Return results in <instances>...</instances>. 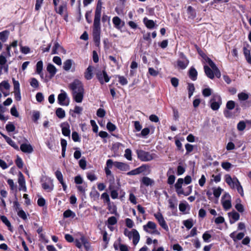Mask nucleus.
<instances>
[{"mask_svg": "<svg viewBox=\"0 0 251 251\" xmlns=\"http://www.w3.org/2000/svg\"><path fill=\"white\" fill-rule=\"evenodd\" d=\"M81 243L83 244L87 251H92L89 243L87 241L84 236L81 235L80 238Z\"/></svg>", "mask_w": 251, "mask_h": 251, "instance_id": "obj_30", "label": "nucleus"}, {"mask_svg": "<svg viewBox=\"0 0 251 251\" xmlns=\"http://www.w3.org/2000/svg\"><path fill=\"white\" fill-rule=\"evenodd\" d=\"M43 63L42 61H39L36 64V72L39 74L41 77H43V74L42 73Z\"/></svg>", "mask_w": 251, "mask_h": 251, "instance_id": "obj_33", "label": "nucleus"}, {"mask_svg": "<svg viewBox=\"0 0 251 251\" xmlns=\"http://www.w3.org/2000/svg\"><path fill=\"white\" fill-rule=\"evenodd\" d=\"M61 127L62 134L65 136L70 137L71 131L69 124L67 122L63 123L61 125Z\"/></svg>", "mask_w": 251, "mask_h": 251, "instance_id": "obj_18", "label": "nucleus"}, {"mask_svg": "<svg viewBox=\"0 0 251 251\" xmlns=\"http://www.w3.org/2000/svg\"><path fill=\"white\" fill-rule=\"evenodd\" d=\"M136 153L138 158L143 162H149L157 157L156 154L151 153L142 150H137Z\"/></svg>", "mask_w": 251, "mask_h": 251, "instance_id": "obj_1", "label": "nucleus"}, {"mask_svg": "<svg viewBox=\"0 0 251 251\" xmlns=\"http://www.w3.org/2000/svg\"><path fill=\"white\" fill-rule=\"evenodd\" d=\"M124 157L129 161L132 160V151L130 149H126L125 150Z\"/></svg>", "mask_w": 251, "mask_h": 251, "instance_id": "obj_44", "label": "nucleus"}, {"mask_svg": "<svg viewBox=\"0 0 251 251\" xmlns=\"http://www.w3.org/2000/svg\"><path fill=\"white\" fill-rule=\"evenodd\" d=\"M225 180L231 188H234L237 184V182H239L236 177L232 178L229 175L225 176Z\"/></svg>", "mask_w": 251, "mask_h": 251, "instance_id": "obj_15", "label": "nucleus"}, {"mask_svg": "<svg viewBox=\"0 0 251 251\" xmlns=\"http://www.w3.org/2000/svg\"><path fill=\"white\" fill-rule=\"evenodd\" d=\"M222 203L226 210L229 209L231 207L230 196L228 193H226L222 198Z\"/></svg>", "mask_w": 251, "mask_h": 251, "instance_id": "obj_10", "label": "nucleus"}, {"mask_svg": "<svg viewBox=\"0 0 251 251\" xmlns=\"http://www.w3.org/2000/svg\"><path fill=\"white\" fill-rule=\"evenodd\" d=\"M213 195L214 197L216 198H219L222 193L223 189L218 187V188H213Z\"/></svg>", "mask_w": 251, "mask_h": 251, "instance_id": "obj_45", "label": "nucleus"}, {"mask_svg": "<svg viewBox=\"0 0 251 251\" xmlns=\"http://www.w3.org/2000/svg\"><path fill=\"white\" fill-rule=\"evenodd\" d=\"M2 88L8 90L10 88V85L8 81H3L0 83V90L2 91Z\"/></svg>", "mask_w": 251, "mask_h": 251, "instance_id": "obj_51", "label": "nucleus"}, {"mask_svg": "<svg viewBox=\"0 0 251 251\" xmlns=\"http://www.w3.org/2000/svg\"><path fill=\"white\" fill-rule=\"evenodd\" d=\"M76 216L75 212L72 211L70 209H68L66 211H65L63 213V217L65 218H68L71 217L72 218H74Z\"/></svg>", "mask_w": 251, "mask_h": 251, "instance_id": "obj_39", "label": "nucleus"}, {"mask_svg": "<svg viewBox=\"0 0 251 251\" xmlns=\"http://www.w3.org/2000/svg\"><path fill=\"white\" fill-rule=\"evenodd\" d=\"M69 87L72 90V93L84 92V89L82 82L77 79L74 80L73 82L70 83Z\"/></svg>", "mask_w": 251, "mask_h": 251, "instance_id": "obj_5", "label": "nucleus"}, {"mask_svg": "<svg viewBox=\"0 0 251 251\" xmlns=\"http://www.w3.org/2000/svg\"><path fill=\"white\" fill-rule=\"evenodd\" d=\"M156 227L155 223L149 221L146 225L143 226V229L147 233L151 234L160 235V232L156 229Z\"/></svg>", "mask_w": 251, "mask_h": 251, "instance_id": "obj_7", "label": "nucleus"}, {"mask_svg": "<svg viewBox=\"0 0 251 251\" xmlns=\"http://www.w3.org/2000/svg\"><path fill=\"white\" fill-rule=\"evenodd\" d=\"M235 107V102L233 100H229L226 104V108L228 110H232Z\"/></svg>", "mask_w": 251, "mask_h": 251, "instance_id": "obj_50", "label": "nucleus"}, {"mask_svg": "<svg viewBox=\"0 0 251 251\" xmlns=\"http://www.w3.org/2000/svg\"><path fill=\"white\" fill-rule=\"evenodd\" d=\"M0 219L1 221L8 227V229L10 231H12L11 223L7 217L5 216H1L0 215Z\"/></svg>", "mask_w": 251, "mask_h": 251, "instance_id": "obj_38", "label": "nucleus"}, {"mask_svg": "<svg viewBox=\"0 0 251 251\" xmlns=\"http://www.w3.org/2000/svg\"><path fill=\"white\" fill-rule=\"evenodd\" d=\"M100 30H93V40L96 45L99 46L100 40Z\"/></svg>", "mask_w": 251, "mask_h": 251, "instance_id": "obj_23", "label": "nucleus"}, {"mask_svg": "<svg viewBox=\"0 0 251 251\" xmlns=\"http://www.w3.org/2000/svg\"><path fill=\"white\" fill-rule=\"evenodd\" d=\"M211 238V235L208 233V231L205 232L202 235V239L205 242H209V239Z\"/></svg>", "mask_w": 251, "mask_h": 251, "instance_id": "obj_55", "label": "nucleus"}, {"mask_svg": "<svg viewBox=\"0 0 251 251\" xmlns=\"http://www.w3.org/2000/svg\"><path fill=\"white\" fill-rule=\"evenodd\" d=\"M112 21L114 26L118 29H121L125 25V22L122 21L121 19L118 16L114 17Z\"/></svg>", "mask_w": 251, "mask_h": 251, "instance_id": "obj_16", "label": "nucleus"}, {"mask_svg": "<svg viewBox=\"0 0 251 251\" xmlns=\"http://www.w3.org/2000/svg\"><path fill=\"white\" fill-rule=\"evenodd\" d=\"M106 127L109 131H113L116 129V126L115 125L109 122L107 123Z\"/></svg>", "mask_w": 251, "mask_h": 251, "instance_id": "obj_61", "label": "nucleus"}, {"mask_svg": "<svg viewBox=\"0 0 251 251\" xmlns=\"http://www.w3.org/2000/svg\"><path fill=\"white\" fill-rule=\"evenodd\" d=\"M106 114L105 111L102 108H99L97 111V115L100 118H103Z\"/></svg>", "mask_w": 251, "mask_h": 251, "instance_id": "obj_62", "label": "nucleus"}, {"mask_svg": "<svg viewBox=\"0 0 251 251\" xmlns=\"http://www.w3.org/2000/svg\"><path fill=\"white\" fill-rule=\"evenodd\" d=\"M154 216L157 220L160 226L166 231H169V227L165 220L160 212H157L154 214Z\"/></svg>", "mask_w": 251, "mask_h": 251, "instance_id": "obj_11", "label": "nucleus"}, {"mask_svg": "<svg viewBox=\"0 0 251 251\" xmlns=\"http://www.w3.org/2000/svg\"><path fill=\"white\" fill-rule=\"evenodd\" d=\"M102 8V2L101 0H99L97 3L96 9L95 12V15H101Z\"/></svg>", "mask_w": 251, "mask_h": 251, "instance_id": "obj_41", "label": "nucleus"}, {"mask_svg": "<svg viewBox=\"0 0 251 251\" xmlns=\"http://www.w3.org/2000/svg\"><path fill=\"white\" fill-rule=\"evenodd\" d=\"M143 22L146 27L149 29H152L154 27L155 23L153 20H149L147 18H145Z\"/></svg>", "mask_w": 251, "mask_h": 251, "instance_id": "obj_34", "label": "nucleus"}, {"mask_svg": "<svg viewBox=\"0 0 251 251\" xmlns=\"http://www.w3.org/2000/svg\"><path fill=\"white\" fill-rule=\"evenodd\" d=\"M187 189H189V192H184L182 188H181L180 189L176 188V191L177 193V194H178V195H184L187 196L189 195L191 193L192 191V186H188L187 187Z\"/></svg>", "mask_w": 251, "mask_h": 251, "instance_id": "obj_29", "label": "nucleus"}, {"mask_svg": "<svg viewBox=\"0 0 251 251\" xmlns=\"http://www.w3.org/2000/svg\"><path fill=\"white\" fill-rule=\"evenodd\" d=\"M66 4L65 3H63L58 7L57 6L56 7H54V11L57 13L62 15L63 14V11L66 10Z\"/></svg>", "mask_w": 251, "mask_h": 251, "instance_id": "obj_36", "label": "nucleus"}, {"mask_svg": "<svg viewBox=\"0 0 251 251\" xmlns=\"http://www.w3.org/2000/svg\"><path fill=\"white\" fill-rule=\"evenodd\" d=\"M237 129L239 131H243L246 128V124L244 121H240L237 125Z\"/></svg>", "mask_w": 251, "mask_h": 251, "instance_id": "obj_63", "label": "nucleus"}, {"mask_svg": "<svg viewBox=\"0 0 251 251\" xmlns=\"http://www.w3.org/2000/svg\"><path fill=\"white\" fill-rule=\"evenodd\" d=\"M17 214L23 220H25L27 219L26 213L23 210L19 209V210L18 211Z\"/></svg>", "mask_w": 251, "mask_h": 251, "instance_id": "obj_64", "label": "nucleus"}, {"mask_svg": "<svg viewBox=\"0 0 251 251\" xmlns=\"http://www.w3.org/2000/svg\"><path fill=\"white\" fill-rule=\"evenodd\" d=\"M107 223L109 225H114L117 223V219L115 216L110 217L107 220Z\"/></svg>", "mask_w": 251, "mask_h": 251, "instance_id": "obj_53", "label": "nucleus"}, {"mask_svg": "<svg viewBox=\"0 0 251 251\" xmlns=\"http://www.w3.org/2000/svg\"><path fill=\"white\" fill-rule=\"evenodd\" d=\"M228 216L230 218L229 222L231 224L234 223L240 218L239 214L235 211H232L231 212L228 213Z\"/></svg>", "mask_w": 251, "mask_h": 251, "instance_id": "obj_22", "label": "nucleus"}, {"mask_svg": "<svg viewBox=\"0 0 251 251\" xmlns=\"http://www.w3.org/2000/svg\"><path fill=\"white\" fill-rule=\"evenodd\" d=\"M60 48H61L60 44L57 42H55L54 45L52 50V54H58V52L57 50H58Z\"/></svg>", "mask_w": 251, "mask_h": 251, "instance_id": "obj_57", "label": "nucleus"}, {"mask_svg": "<svg viewBox=\"0 0 251 251\" xmlns=\"http://www.w3.org/2000/svg\"><path fill=\"white\" fill-rule=\"evenodd\" d=\"M189 60L184 54V53L181 52L180 53V58L177 61V66L179 69L184 70L185 69L189 64Z\"/></svg>", "mask_w": 251, "mask_h": 251, "instance_id": "obj_9", "label": "nucleus"}, {"mask_svg": "<svg viewBox=\"0 0 251 251\" xmlns=\"http://www.w3.org/2000/svg\"><path fill=\"white\" fill-rule=\"evenodd\" d=\"M93 67L92 66H89L87 68L85 73L84 76L87 80L91 79L93 76Z\"/></svg>", "mask_w": 251, "mask_h": 251, "instance_id": "obj_24", "label": "nucleus"}, {"mask_svg": "<svg viewBox=\"0 0 251 251\" xmlns=\"http://www.w3.org/2000/svg\"><path fill=\"white\" fill-rule=\"evenodd\" d=\"M109 189L110 190V196L112 199H116L118 197V193L117 189L114 188V186L110 185Z\"/></svg>", "mask_w": 251, "mask_h": 251, "instance_id": "obj_37", "label": "nucleus"}, {"mask_svg": "<svg viewBox=\"0 0 251 251\" xmlns=\"http://www.w3.org/2000/svg\"><path fill=\"white\" fill-rule=\"evenodd\" d=\"M187 11L189 18L194 19L196 17V12L191 6L188 7Z\"/></svg>", "mask_w": 251, "mask_h": 251, "instance_id": "obj_31", "label": "nucleus"}, {"mask_svg": "<svg viewBox=\"0 0 251 251\" xmlns=\"http://www.w3.org/2000/svg\"><path fill=\"white\" fill-rule=\"evenodd\" d=\"M188 75L192 80L195 81L197 79L198 72L195 68L192 67L189 71Z\"/></svg>", "mask_w": 251, "mask_h": 251, "instance_id": "obj_25", "label": "nucleus"}, {"mask_svg": "<svg viewBox=\"0 0 251 251\" xmlns=\"http://www.w3.org/2000/svg\"><path fill=\"white\" fill-rule=\"evenodd\" d=\"M55 114L59 119H63L65 117V112L62 108H57Z\"/></svg>", "mask_w": 251, "mask_h": 251, "instance_id": "obj_40", "label": "nucleus"}, {"mask_svg": "<svg viewBox=\"0 0 251 251\" xmlns=\"http://www.w3.org/2000/svg\"><path fill=\"white\" fill-rule=\"evenodd\" d=\"M194 85L193 83H188V90L189 98H190L195 91Z\"/></svg>", "mask_w": 251, "mask_h": 251, "instance_id": "obj_48", "label": "nucleus"}, {"mask_svg": "<svg viewBox=\"0 0 251 251\" xmlns=\"http://www.w3.org/2000/svg\"><path fill=\"white\" fill-rule=\"evenodd\" d=\"M183 224L187 229H190L193 226V221L191 219L185 220L183 221Z\"/></svg>", "mask_w": 251, "mask_h": 251, "instance_id": "obj_49", "label": "nucleus"}, {"mask_svg": "<svg viewBox=\"0 0 251 251\" xmlns=\"http://www.w3.org/2000/svg\"><path fill=\"white\" fill-rule=\"evenodd\" d=\"M47 70L50 74L51 77L54 76L57 72L56 68L52 64H49L47 65Z\"/></svg>", "mask_w": 251, "mask_h": 251, "instance_id": "obj_27", "label": "nucleus"}, {"mask_svg": "<svg viewBox=\"0 0 251 251\" xmlns=\"http://www.w3.org/2000/svg\"><path fill=\"white\" fill-rule=\"evenodd\" d=\"M42 187L45 191L48 192H51L54 188L53 180L50 178H47L45 181L42 183Z\"/></svg>", "mask_w": 251, "mask_h": 251, "instance_id": "obj_12", "label": "nucleus"}, {"mask_svg": "<svg viewBox=\"0 0 251 251\" xmlns=\"http://www.w3.org/2000/svg\"><path fill=\"white\" fill-rule=\"evenodd\" d=\"M124 234L127 236L129 239L132 237L133 244L134 245H136L139 241L140 235L138 231L135 229H133L132 231H130L126 228L124 230Z\"/></svg>", "mask_w": 251, "mask_h": 251, "instance_id": "obj_4", "label": "nucleus"}, {"mask_svg": "<svg viewBox=\"0 0 251 251\" xmlns=\"http://www.w3.org/2000/svg\"><path fill=\"white\" fill-rule=\"evenodd\" d=\"M12 81L14 85V91H20L19 81L16 80L14 78H12Z\"/></svg>", "mask_w": 251, "mask_h": 251, "instance_id": "obj_56", "label": "nucleus"}, {"mask_svg": "<svg viewBox=\"0 0 251 251\" xmlns=\"http://www.w3.org/2000/svg\"><path fill=\"white\" fill-rule=\"evenodd\" d=\"M122 171H127L130 170L129 165L126 163L115 161L113 162L112 159H108L106 161V166L109 168H112V165Z\"/></svg>", "mask_w": 251, "mask_h": 251, "instance_id": "obj_2", "label": "nucleus"}, {"mask_svg": "<svg viewBox=\"0 0 251 251\" xmlns=\"http://www.w3.org/2000/svg\"><path fill=\"white\" fill-rule=\"evenodd\" d=\"M238 98L242 107L246 108L251 106V100H248L249 99L248 94L244 92L240 93L238 94Z\"/></svg>", "mask_w": 251, "mask_h": 251, "instance_id": "obj_6", "label": "nucleus"}, {"mask_svg": "<svg viewBox=\"0 0 251 251\" xmlns=\"http://www.w3.org/2000/svg\"><path fill=\"white\" fill-rule=\"evenodd\" d=\"M5 128L8 132H11L15 131V126L12 123H9L6 125Z\"/></svg>", "mask_w": 251, "mask_h": 251, "instance_id": "obj_52", "label": "nucleus"}, {"mask_svg": "<svg viewBox=\"0 0 251 251\" xmlns=\"http://www.w3.org/2000/svg\"><path fill=\"white\" fill-rule=\"evenodd\" d=\"M204 72L206 76L210 79H213L214 77V71H212L208 66H204Z\"/></svg>", "mask_w": 251, "mask_h": 251, "instance_id": "obj_28", "label": "nucleus"}, {"mask_svg": "<svg viewBox=\"0 0 251 251\" xmlns=\"http://www.w3.org/2000/svg\"><path fill=\"white\" fill-rule=\"evenodd\" d=\"M20 150L24 153H31L33 152V149L32 146L29 144H22L20 146Z\"/></svg>", "mask_w": 251, "mask_h": 251, "instance_id": "obj_19", "label": "nucleus"}, {"mask_svg": "<svg viewBox=\"0 0 251 251\" xmlns=\"http://www.w3.org/2000/svg\"><path fill=\"white\" fill-rule=\"evenodd\" d=\"M145 172H147V174H149L151 172L150 166L148 164H143L135 169L127 172V175L128 176L137 175Z\"/></svg>", "mask_w": 251, "mask_h": 251, "instance_id": "obj_3", "label": "nucleus"}, {"mask_svg": "<svg viewBox=\"0 0 251 251\" xmlns=\"http://www.w3.org/2000/svg\"><path fill=\"white\" fill-rule=\"evenodd\" d=\"M210 107L213 110H217L222 103L221 98L220 96H215V98L210 100Z\"/></svg>", "mask_w": 251, "mask_h": 251, "instance_id": "obj_13", "label": "nucleus"}, {"mask_svg": "<svg viewBox=\"0 0 251 251\" xmlns=\"http://www.w3.org/2000/svg\"><path fill=\"white\" fill-rule=\"evenodd\" d=\"M55 176L60 182L63 181V177L62 173L59 170H57L55 173Z\"/></svg>", "mask_w": 251, "mask_h": 251, "instance_id": "obj_60", "label": "nucleus"}, {"mask_svg": "<svg viewBox=\"0 0 251 251\" xmlns=\"http://www.w3.org/2000/svg\"><path fill=\"white\" fill-rule=\"evenodd\" d=\"M101 15H95L93 30H100Z\"/></svg>", "mask_w": 251, "mask_h": 251, "instance_id": "obj_20", "label": "nucleus"}, {"mask_svg": "<svg viewBox=\"0 0 251 251\" xmlns=\"http://www.w3.org/2000/svg\"><path fill=\"white\" fill-rule=\"evenodd\" d=\"M211 89L209 88H205L202 91L203 96L205 97H207L211 95Z\"/></svg>", "mask_w": 251, "mask_h": 251, "instance_id": "obj_59", "label": "nucleus"}, {"mask_svg": "<svg viewBox=\"0 0 251 251\" xmlns=\"http://www.w3.org/2000/svg\"><path fill=\"white\" fill-rule=\"evenodd\" d=\"M96 76L101 84H103L104 82H108L110 79L106 71L98 70L96 73Z\"/></svg>", "mask_w": 251, "mask_h": 251, "instance_id": "obj_8", "label": "nucleus"}, {"mask_svg": "<svg viewBox=\"0 0 251 251\" xmlns=\"http://www.w3.org/2000/svg\"><path fill=\"white\" fill-rule=\"evenodd\" d=\"M84 94V92H75L72 93V96L73 99L75 102L80 103L83 99Z\"/></svg>", "mask_w": 251, "mask_h": 251, "instance_id": "obj_21", "label": "nucleus"}, {"mask_svg": "<svg viewBox=\"0 0 251 251\" xmlns=\"http://www.w3.org/2000/svg\"><path fill=\"white\" fill-rule=\"evenodd\" d=\"M9 35V31L7 30H4L0 32V40L2 42H5L7 41L8 36Z\"/></svg>", "mask_w": 251, "mask_h": 251, "instance_id": "obj_35", "label": "nucleus"}, {"mask_svg": "<svg viewBox=\"0 0 251 251\" xmlns=\"http://www.w3.org/2000/svg\"><path fill=\"white\" fill-rule=\"evenodd\" d=\"M6 141L7 143L16 150L19 151L18 146L10 137H7Z\"/></svg>", "mask_w": 251, "mask_h": 251, "instance_id": "obj_43", "label": "nucleus"}, {"mask_svg": "<svg viewBox=\"0 0 251 251\" xmlns=\"http://www.w3.org/2000/svg\"><path fill=\"white\" fill-rule=\"evenodd\" d=\"M74 62L72 59L66 60L63 63V69L66 71H69L73 64Z\"/></svg>", "mask_w": 251, "mask_h": 251, "instance_id": "obj_32", "label": "nucleus"}, {"mask_svg": "<svg viewBox=\"0 0 251 251\" xmlns=\"http://www.w3.org/2000/svg\"><path fill=\"white\" fill-rule=\"evenodd\" d=\"M141 181L142 183L146 186H151L154 183V181L153 179L147 176L143 177Z\"/></svg>", "mask_w": 251, "mask_h": 251, "instance_id": "obj_26", "label": "nucleus"}, {"mask_svg": "<svg viewBox=\"0 0 251 251\" xmlns=\"http://www.w3.org/2000/svg\"><path fill=\"white\" fill-rule=\"evenodd\" d=\"M87 177L91 181L96 180L97 179V176L93 172H88L87 173Z\"/></svg>", "mask_w": 251, "mask_h": 251, "instance_id": "obj_54", "label": "nucleus"}, {"mask_svg": "<svg viewBox=\"0 0 251 251\" xmlns=\"http://www.w3.org/2000/svg\"><path fill=\"white\" fill-rule=\"evenodd\" d=\"M169 206L171 209H174L176 208L177 201L176 198L174 199H169L168 200Z\"/></svg>", "mask_w": 251, "mask_h": 251, "instance_id": "obj_42", "label": "nucleus"}, {"mask_svg": "<svg viewBox=\"0 0 251 251\" xmlns=\"http://www.w3.org/2000/svg\"><path fill=\"white\" fill-rule=\"evenodd\" d=\"M116 77L118 78L119 82L122 85H125L127 84L128 81L124 76L118 75Z\"/></svg>", "mask_w": 251, "mask_h": 251, "instance_id": "obj_47", "label": "nucleus"}, {"mask_svg": "<svg viewBox=\"0 0 251 251\" xmlns=\"http://www.w3.org/2000/svg\"><path fill=\"white\" fill-rule=\"evenodd\" d=\"M30 85L31 86L34 88H37L39 87V83L37 79L35 78H31L29 81Z\"/></svg>", "mask_w": 251, "mask_h": 251, "instance_id": "obj_46", "label": "nucleus"}, {"mask_svg": "<svg viewBox=\"0 0 251 251\" xmlns=\"http://www.w3.org/2000/svg\"><path fill=\"white\" fill-rule=\"evenodd\" d=\"M5 53L4 52H3L0 55V65L1 66L5 65L7 61L6 57L4 55Z\"/></svg>", "mask_w": 251, "mask_h": 251, "instance_id": "obj_58", "label": "nucleus"}, {"mask_svg": "<svg viewBox=\"0 0 251 251\" xmlns=\"http://www.w3.org/2000/svg\"><path fill=\"white\" fill-rule=\"evenodd\" d=\"M61 93L58 96L57 100L59 104L61 105L68 106L69 104V100H66L67 95L66 93L63 90L61 91Z\"/></svg>", "mask_w": 251, "mask_h": 251, "instance_id": "obj_14", "label": "nucleus"}, {"mask_svg": "<svg viewBox=\"0 0 251 251\" xmlns=\"http://www.w3.org/2000/svg\"><path fill=\"white\" fill-rule=\"evenodd\" d=\"M18 183L19 184V190H22L24 192L26 191L25 182V178L22 173H20V176L18 178Z\"/></svg>", "mask_w": 251, "mask_h": 251, "instance_id": "obj_17", "label": "nucleus"}]
</instances>
